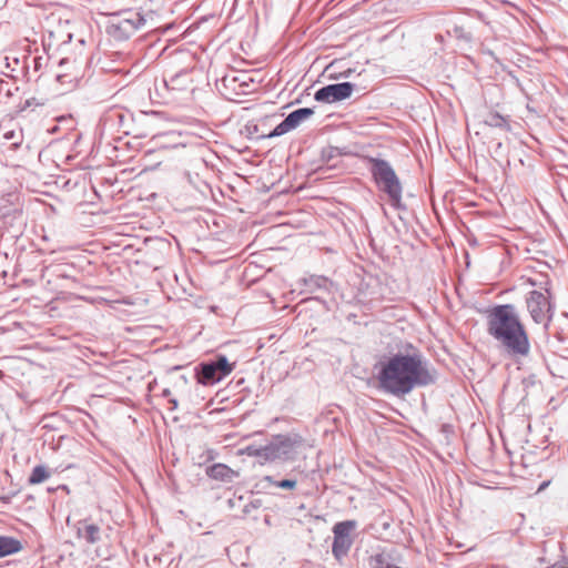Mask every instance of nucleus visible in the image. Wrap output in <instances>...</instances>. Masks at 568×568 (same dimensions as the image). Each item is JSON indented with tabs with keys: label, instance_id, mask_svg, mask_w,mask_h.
I'll return each instance as SVG.
<instances>
[{
	"label": "nucleus",
	"instance_id": "1",
	"mask_svg": "<svg viewBox=\"0 0 568 568\" xmlns=\"http://www.w3.org/2000/svg\"><path fill=\"white\" fill-rule=\"evenodd\" d=\"M377 382L382 390L399 397L415 387L430 384L433 375L419 352H407L382 362Z\"/></svg>",
	"mask_w": 568,
	"mask_h": 568
},
{
	"label": "nucleus",
	"instance_id": "2",
	"mask_svg": "<svg viewBox=\"0 0 568 568\" xmlns=\"http://www.w3.org/2000/svg\"><path fill=\"white\" fill-rule=\"evenodd\" d=\"M487 331L505 352L513 357H526L530 353V338L516 308L504 304L487 311Z\"/></svg>",
	"mask_w": 568,
	"mask_h": 568
},
{
	"label": "nucleus",
	"instance_id": "3",
	"mask_svg": "<svg viewBox=\"0 0 568 568\" xmlns=\"http://www.w3.org/2000/svg\"><path fill=\"white\" fill-rule=\"evenodd\" d=\"M373 176L379 189L388 195L389 202L394 206H399L402 200V185L392 169V166L383 160H373Z\"/></svg>",
	"mask_w": 568,
	"mask_h": 568
},
{
	"label": "nucleus",
	"instance_id": "4",
	"mask_svg": "<svg viewBox=\"0 0 568 568\" xmlns=\"http://www.w3.org/2000/svg\"><path fill=\"white\" fill-rule=\"evenodd\" d=\"M527 282L532 285H548V280L542 282H537L536 280H532L531 277L527 278ZM545 293L539 291H531L526 300L527 310L531 316V318L540 324L548 322L551 317V305H550V295L547 287H545Z\"/></svg>",
	"mask_w": 568,
	"mask_h": 568
},
{
	"label": "nucleus",
	"instance_id": "5",
	"mask_svg": "<svg viewBox=\"0 0 568 568\" xmlns=\"http://www.w3.org/2000/svg\"><path fill=\"white\" fill-rule=\"evenodd\" d=\"M233 371V365L229 363L225 356H220L216 362L201 364V371L197 374V382L206 385L220 382Z\"/></svg>",
	"mask_w": 568,
	"mask_h": 568
},
{
	"label": "nucleus",
	"instance_id": "6",
	"mask_svg": "<svg viewBox=\"0 0 568 568\" xmlns=\"http://www.w3.org/2000/svg\"><path fill=\"white\" fill-rule=\"evenodd\" d=\"M355 520L341 521L335 524V526L333 527L334 541L332 551L336 558L339 559L347 555L353 544L351 532L355 529Z\"/></svg>",
	"mask_w": 568,
	"mask_h": 568
},
{
	"label": "nucleus",
	"instance_id": "7",
	"mask_svg": "<svg viewBox=\"0 0 568 568\" xmlns=\"http://www.w3.org/2000/svg\"><path fill=\"white\" fill-rule=\"evenodd\" d=\"M352 92L353 84L349 82L331 84L320 89L315 93V100L320 102L332 103L349 98Z\"/></svg>",
	"mask_w": 568,
	"mask_h": 568
},
{
	"label": "nucleus",
	"instance_id": "8",
	"mask_svg": "<svg viewBox=\"0 0 568 568\" xmlns=\"http://www.w3.org/2000/svg\"><path fill=\"white\" fill-rule=\"evenodd\" d=\"M129 17H123V14L116 16L112 21L110 28L115 32L119 31L122 36L130 34L135 31L140 24H142L143 19L139 13L129 12Z\"/></svg>",
	"mask_w": 568,
	"mask_h": 568
},
{
	"label": "nucleus",
	"instance_id": "9",
	"mask_svg": "<svg viewBox=\"0 0 568 568\" xmlns=\"http://www.w3.org/2000/svg\"><path fill=\"white\" fill-rule=\"evenodd\" d=\"M22 544L19 539L0 536V558L17 554L22 550Z\"/></svg>",
	"mask_w": 568,
	"mask_h": 568
},
{
	"label": "nucleus",
	"instance_id": "10",
	"mask_svg": "<svg viewBox=\"0 0 568 568\" xmlns=\"http://www.w3.org/2000/svg\"><path fill=\"white\" fill-rule=\"evenodd\" d=\"M207 475L213 479L231 481L236 473L226 465L215 464L207 469Z\"/></svg>",
	"mask_w": 568,
	"mask_h": 568
},
{
	"label": "nucleus",
	"instance_id": "11",
	"mask_svg": "<svg viewBox=\"0 0 568 568\" xmlns=\"http://www.w3.org/2000/svg\"><path fill=\"white\" fill-rule=\"evenodd\" d=\"M313 114V110L308 108L298 109L286 116L290 125L293 129L298 126L304 120L308 119Z\"/></svg>",
	"mask_w": 568,
	"mask_h": 568
},
{
	"label": "nucleus",
	"instance_id": "12",
	"mask_svg": "<svg viewBox=\"0 0 568 568\" xmlns=\"http://www.w3.org/2000/svg\"><path fill=\"white\" fill-rule=\"evenodd\" d=\"M50 475L51 474L45 466L38 465L32 469V471L28 478V484L31 486L41 484V483L45 481L50 477Z\"/></svg>",
	"mask_w": 568,
	"mask_h": 568
},
{
	"label": "nucleus",
	"instance_id": "13",
	"mask_svg": "<svg viewBox=\"0 0 568 568\" xmlns=\"http://www.w3.org/2000/svg\"><path fill=\"white\" fill-rule=\"evenodd\" d=\"M79 536L84 538L87 542L94 544L100 538V528L93 524L85 525L83 529H79Z\"/></svg>",
	"mask_w": 568,
	"mask_h": 568
},
{
	"label": "nucleus",
	"instance_id": "14",
	"mask_svg": "<svg viewBox=\"0 0 568 568\" xmlns=\"http://www.w3.org/2000/svg\"><path fill=\"white\" fill-rule=\"evenodd\" d=\"M275 453H276V449L274 446H264L261 448H256L253 446L246 447V454L248 456L263 457L265 459L274 458Z\"/></svg>",
	"mask_w": 568,
	"mask_h": 568
},
{
	"label": "nucleus",
	"instance_id": "15",
	"mask_svg": "<svg viewBox=\"0 0 568 568\" xmlns=\"http://www.w3.org/2000/svg\"><path fill=\"white\" fill-rule=\"evenodd\" d=\"M485 124L509 130V123L507 119L497 112H489L485 119Z\"/></svg>",
	"mask_w": 568,
	"mask_h": 568
},
{
	"label": "nucleus",
	"instance_id": "16",
	"mask_svg": "<svg viewBox=\"0 0 568 568\" xmlns=\"http://www.w3.org/2000/svg\"><path fill=\"white\" fill-rule=\"evenodd\" d=\"M265 480L270 481L272 485L283 489H294L296 487V480L292 479H283V480H273L272 477H265Z\"/></svg>",
	"mask_w": 568,
	"mask_h": 568
},
{
	"label": "nucleus",
	"instance_id": "17",
	"mask_svg": "<svg viewBox=\"0 0 568 568\" xmlns=\"http://www.w3.org/2000/svg\"><path fill=\"white\" fill-rule=\"evenodd\" d=\"M292 131V128L290 125V122L285 119L283 122H281L270 134V136H280L287 132Z\"/></svg>",
	"mask_w": 568,
	"mask_h": 568
},
{
	"label": "nucleus",
	"instance_id": "18",
	"mask_svg": "<svg viewBox=\"0 0 568 568\" xmlns=\"http://www.w3.org/2000/svg\"><path fill=\"white\" fill-rule=\"evenodd\" d=\"M551 568H568V562L561 565H555Z\"/></svg>",
	"mask_w": 568,
	"mask_h": 568
},
{
	"label": "nucleus",
	"instance_id": "19",
	"mask_svg": "<svg viewBox=\"0 0 568 568\" xmlns=\"http://www.w3.org/2000/svg\"><path fill=\"white\" fill-rule=\"evenodd\" d=\"M548 481H545L540 485V487L538 488V491H541L542 489H545L547 486H548Z\"/></svg>",
	"mask_w": 568,
	"mask_h": 568
},
{
	"label": "nucleus",
	"instance_id": "20",
	"mask_svg": "<svg viewBox=\"0 0 568 568\" xmlns=\"http://www.w3.org/2000/svg\"><path fill=\"white\" fill-rule=\"evenodd\" d=\"M9 500H10V498H9V497H7V496L0 497V501H3V503H6V504H8V503H9Z\"/></svg>",
	"mask_w": 568,
	"mask_h": 568
},
{
	"label": "nucleus",
	"instance_id": "21",
	"mask_svg": "<svg viewBox=\"0 0 568 568\" xmlns=\"http://www.w3.org/2000/svg\"><path fill=\"white\" fill-rule=\"evenodd\" d=\"M375 559H376V561H378V562H383V557H382L381 555L376 556V558H375Z\"/></svg>",
	"mask_w": 568,
	"mask_h": 568
}]
</instances>
